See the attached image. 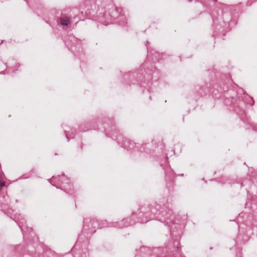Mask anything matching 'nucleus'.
I'll return each mask as SVG.
<instances>
[{
  "label": "nucleus",
  "instance_id": "obj_1",
  "mask_svg": "<svg viewBox=\"0 0 257 257\" xmlns=\"http://www.w3.org/2000/svg\"><path fill=\"white\" fill-rule=\"evenodd\" d=\"M61 24L64 26H67L70 24V19L68 18H61Z\"/></svg>",
  "mask_w": 257,
  "mask_h": 257
},
{
  "label": "nucleus",
  "instance_id": "obj_2",
  "mask_svg": "<svg viewBox=\"0 0 257 257\" xmlns=\"http://www.w3.org/2000/svg\"><path fill=\"white\" fill-rule=\"evenodd\" d=\"M4 183H3L2 184H1V186H4Z\"/></svg>",
  "mask_w": 257,
  "mask_h": 257
}]
</instances>
